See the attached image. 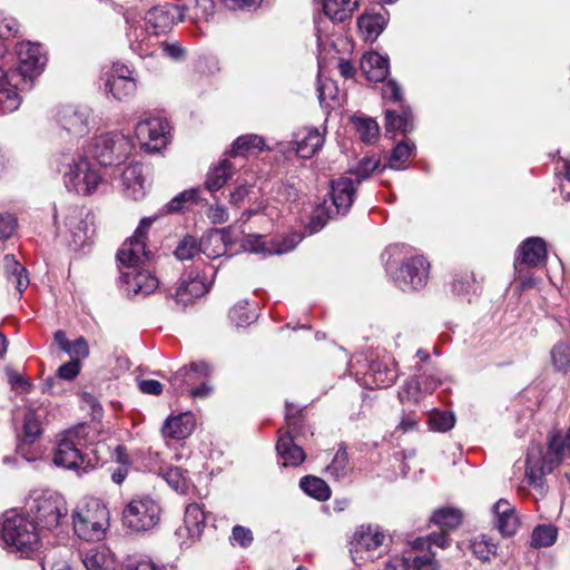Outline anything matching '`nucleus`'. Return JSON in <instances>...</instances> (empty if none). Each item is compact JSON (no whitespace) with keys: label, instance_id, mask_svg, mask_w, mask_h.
<instances>
[{"label":"nucleus","instance_id":"nucleus-44","mask_svg":"<svg viewBox=\"0 0 570 570\" xmlns=\"http://www.w3.org/2000/svg\"><path fill=\"white\" fill-rule=\"evenodd\" d=\"M473 554L482 561H489L497 553V544L485 535H480L471 542Z\"/></svg>","mask_w":570,"mask_h":570},{"label":"nucleus","instance_id":"nucleus-11","mask_svg":"<svg viewBox=\"0 0 570 570\" xmlns=\"http://www.w3.org/2000/svg\"><path fill=\"white\" fill-rule=\"evenodd\" d=\"M18 59V72L23 80H32L41 73L46 63L47 55L38 41L22 40L16 45Z\"/></svg>","mask_w":570,"mask_h":570},{"label":"nucleus","instance_id":"nucleus-13","mask_svg":"<svg viewBox=\"0 0 570 570\" xmlns=\"http://www.w3.org/2000/svg\"><path fill=\"white\" fill-rule=\"evenodd\" d=\"M105 89L118 101L129 100L137 90L134 71L125 65L115 63L107 75Z\"/></svg>","mask_w":570,"mask_h":570},{"label":"nucleus","instance_id":"nucleus-22","mask_svg":"<svg viewBox=\"0 0 570 570\" xmlns=\"http://www.w3.org/2000/svg\"><path fill=\"white\" fill-rule=\"evenodd\" d=\"M276 443L277 453L285 466H297L305 460V452L294 442V436L288 429L279 430Z\"/></svg>","mask_w":570,"mask_h":570},{"label":"nucleus","instance_id":"nucleus-25","mask_svg":"<svg viewBox=\"0 0 570 570\" xmlns=\"http://www.w3.org/2000/svg\"><path fill=\"white\" fill-rule=\"evenodd\" d=\"M397 379V371L393 360L372 362L366 375V383L376 387H389Z\"/></svg>","mask_w":570,"mask_h":570},{"label":"nucleus","instance_id":"nucleus-28","mask_svg":"<svg viewBox=\"0 0 570 570\" xmlns=\"http://www.w3.org/2000/svg\"><path fill=\"white\" fill-rule=\"evenodd\" d=\"M361 66L370 81H383L389 75V60L377 52L366 53L362 59Z\"/></svg>","mask_w":570,"mask_h":570},{"label":"nucleus","instance_id":"nucleus-54","mask_svg":"<svg viewBox=\"0 0 570 570\" xmlns=\"http://www.w3.org/2000/svg\"><path fill=\"white\" fill-rule=\"evenodd\" d=\"M247 305H248L247 302H243V303H239L238 305H235L229 311V318L237 326L247 325V324L252 323L256 318L255 313L254 312H249L248 308H247Z\"/></svg>","mask_w":570,"mask_h":570},{"label":"nucleus","instance_id":"nucleus-45","mask_svg":"<svg viewBox=\"0 0 570 570\" xmlns=\"http://www.w3.org/2000/svg\"><path fill=\"white\" fill-rule=\"evenodd\" d=\"M414 150V145L402 141L397 144L389 158V167L393 169H401L403 165L410 159Z\"/></svg>","mask_w":570,"mask_h":570},{"label":"nucleus","instance_id":"nucleus-53","mask_svg":"<svg viewBox=\"0 0 570 570\" xmlns=\"http://www.w3.org/2000/svg\"><path fill=\"white\" fill-rule=\"evenodd\" d=\"M122 570H161V568L147 556H131L125 560Z\"/></svg>","mask_w":570,"mask_h":570},{"label":"nucleus","instance_id":"nucleus-64","mask_svg":"<svg viewBox=\"0 0 570 570\" xmlns=\"http://www.w3.org/2000/svg\"><path fill=\"white\" fill-rule=\"evenodd\" d=\"M164 53L174 59V60H180L185 57V49L181 47V45L178 41L175 42H167L164 41L161 43Z\"/></svg>","mask_w":570,"mask_h":570},{"label":"nucleus","instance_id":"nucleus-47","mask_svg":"<svg viewBox=\"0 0 570 570\" xmlns=\"http://www.w3.org/2000/svg\"><path fill=\"white\" fill-rule=\"evenodd\" d=\"M452 289L456 295L465 296L476 293L479 284L472 273H464L454 278Z\"/></svg>","mask_w":570,"mask_h":570},{"label":"nucleus","instance_id":"nucleus-9","mask_svg":"<svg viewBox=\"0 0 570 570\" xmlns=\"http://www.w3.org/2000/svg\"><path fill=\"white\" fill-rule=\"evenodd\" d=\"M155 219L151 217L142 218L135 234L122 244L117 254L121 266L131 269L138 267L148 257L145 240L147 232Z\"/></svg>","mask_w":570,"mask_h":570},{"label":"nucleus","instance_id":"nucleus-63","mask_svg":"<svg viewBox=\"0 0 570 570\" xmlns=\"http://www.w3.org/2000/svg\"><path fill=\"white\" fill-rule=\"evenodd\" d=\"M419 379L422 383L423 393L425 395L434 392L442 383L440 374H422Z\"/></svg>","mask_w":570,"mask_h":570},{"label":"nucleus","instance_id":"nucleus-19","mask_svg":"<svg viewBox=\"0 0 570 570\" xmlns=\"http://www.w3.org/2000/svg\"><path fill=\"white\" fill-rule=\"evenodd\" d=\"M121 281L126 291L135 295H148L158 287V279L149 271H139L137 267L121 272Z\"/></svg>","mask_w":570,"mask_h":570},{"label":"nucleus","instance_id":"nucleus-8","mask_svg":"<svg viewBox=\"0 0 570 570\" xmlns=\"http://www.w3.org/2000/svg\"><path fill=\"white\" fill-rule=\"evenodd\" d=\"M131 141L121 134H105L96 137L94 157L101 166L117 165L131 154Z\"/></svg>","mask_w":570,"mask_h":570},{"label":"nucleus","instance_id":"nucleus-17","mask_svg":"<svg viewBox=\"0 0 570 570\" xmlns=\"http://www.w3.org/2000/svg\"><path fill=\"white\" fill-rule=\"evenodd\" d=\"M547 258L546 243L540 237H529L518 248L514 257V269L519 271L521 265L538 267Z\"/></svg>","mask_w":570,"mask_h":570},{"label":"nucleus","instance_id":"nucleus-21","mask_svg":"<svg viewBox=\"0 0 570 570\" xmlns=\"http://www.w3.org/2000/svg\"><path fill=\"white\" fill-rule=\"evenodd\" d=\"M208 289L209 284L198 273L191 272L181 278L174 297L178 304L186 306L195 298L206 294Z\"/></svg>","mask_w":570,"mask_h":570},{"label":"nucleus","instance_id":"nucleus-49","mask_svg":"<svg viewBox=\"0 0 570 570\" xmlns=\"http://www.w3.org/2000/svg\"><path fill=\"white\" fill-rule=\"evenodd\" d=\"M455 417L448 411H434L429 415V425L438 432H446L454 426Z\"/></svg>","mask_w":570,"mask_h":570},{"label":"nucleus","instance_id":"nucleus-59","mask_svg":"<svg viewBox=\"0 0 570 570\" xmlns=\"http://www.w3.org/2000/svg\"><path fill=\"white\" fill-rule=\"evenodd\" d=\"M67 353L70 355V357L75 361H78L80 358H85L89 354V347L83 337H79L76 341L71 342L68 346Z\"/></svg>","mask_w":570,"mask_h":570},{"label":"nucleus","instance_id":"nucleus-55","mask_svg":"<svg viewBox=\"0 0 570 570\" xmlns=\"http://www.w3.org/2000/svg\"><path fill=\"white\" fill-rule=\"evenodd\" d=\"M196 196V189H189L180 193L166 205V213H175L181 210L187 204L195 203Z\"/></svg>","mask_w":570,"mask_h":570},{"label":"nucleus","instance_id":"nucleus-4","mask_svg":"<svg viewBox=\"0 0 570 570\" xmlns=\"http://www.w3.org/2000/svg\"><path fill=\"white\" fill-rule=\"evenodd\" d=\"M161 505L149 494H138L130 499L122 511V523L134 532H145L155 528L161 517Z\"/></svg>","mask_w":570,"mask_h":570},{"label":"nucleus","instance_id":"nucleus-23","mask_svg":"<svg viewBox=\"0 0 570 570\" xmlns=\"http://www.w3.org/2000/svg\"><path fill=\"white\" fill-rule=\"evenodd\" d=\"M495 515V525L501 534L505 537L513 535L519 528V518L514 507L505 499H500L493 505Z\"/></svg>","mask_w":570,"mask_h":570},{"label":"nucleus","instance_id":"nucleus-37","mask_svg":"<svg viewBox=\"0 0 570 570\" xmlns=\"http://www.w3.org/2000/svg\"><path fill=\"white\" fill-rule=\"evenodd\" d=\"M43 411L27 407L23 417V435L26 442H35L42 433L41 417Z\"/></svg>","mask_w":570,"mask_h":570},{"label":"nucleus","instance_id":"nucleus-10","mask_svg":"<svg viewBox=\"0 0 570 570\" xmlns=\"http://www.w3.org/2000/svg\"><path fill=\"white\" fill-rule=\"evenodd\" d=\"M135 135L148 153L163 149L169 139V124L163 117H150L136 125Z\"/></svg>","mask_w":570,"mask_h":570},{"label":"nucleus","instance_id":"nucleus-56","mask_svg":"<svg viewBox=\"0 0 570 570\" xmlns=\"http://www.w3.org/2000/svg\"><path fill=\"white\" fill-rule=\"evenodd\" d=\"M569 452L570 455V434L562 441L559 436H552L549 442L548 455H553L556 463L562 460V456Z\"/></svg>","mask_w":570,"mask_h":570},{"label":"nucleus","instance_id":"nucleus-34","mask_svg":"<svg viewBox=\"0 0 570 570\" xmlns=\"http://www.w3.org/2000/svg\"><path fill=\"white\" fill-rule=\"evenodd\" d=\"M389 22V13L364 12L357 19L358 30L367 36H380Z\"/></svg>","mask_w":570,"mask_h":570},{"label":"nucleus","instance_id":"nucleus-32","mask_svg":"<svg viewBox=\"0 0 570 570\" xmlns=\"http://www.w3.org/2000/svg\"><path fill=\"white\" fill-rule=\"evenodd\" d=\"M81 559L87 570H108L114 564L112 556L105 547H92L81 552Z\"/></svg>","mask_w":570,"mask_h":570},{"label":"nucleus","instance_id":"nucleus-29","mask_svg":"<svg viewBox=\"0 0 570 570\" xmlns=\"http://www.w3.org/2000/svg\"><path fill=\"white\" fill-rule=\"evenodd\" d=\"M360 0H325L324 14L334 23L344 22L352 17Z\"/></svg>","mask_w":570,"mask_h":570},{"label":"nucleus","instance_id":"nucleus-18","mask_svg":"<svg viewBox=\"0 0 570 570\" xmlns=\"http://www.w3.org/2000/svg\"><path fill=\"white\" fill-rule=\"evenodd\" d=\"M547 470L550 472L552 466L547 465L542 448L539 445L531 446L528 450L525 462V479L529 485L542 491Z\"/></svg>","mask_w":570,"mask_h":570},{"label":"nucleus","instance_id":"nucleus-43","mask_svg":"<svg viewBox=\"0 0 570 570\" xmlns=\"http://www.w3.org/2000/svg\"><path fill=\"white\" fill-rule=\"evenodd\" d=\"M317 92L318 100L322 106L333 107L332 102L337 99L338 96V87L332 79H321L317 80Z\"/></svg>","mask_w":570,"mask_h":570},{"label":"nucleus","instance_id":"nucleus-48","mask_svg":"<svg viewBox=\"0 0 570 570\" xmlns=\"http://www.w3.org/2000/svg\"><path fill=\"white\" fill-rule=\"evenodd\" d=\"M551 360L553 366L559 371L570 368V344L558 342L551 350Z\"/></svg>","mask_w":570,"mask_h":570},{"label":"nucleus","instance_id":"nucleus-42","mask_svg":"<svg viewBox=\"0 0 570 570\" xmlns=\"http://www.w3.org/2000/svg\"><path fill=\"white\" fill-rule=\"evenodd\" d=\"M557 539V529L553 525H538L531 535V547L541 548L549 547Z\"/></svg>","mask_w":570,"mask_h":570},{"label":"nucleus","instance_id":"nucleus-46","mask_svg":"<svg viewBox=\"0 0 570 570\" xmlns=\"http://www.w3.org/2000/svg\"><path fill=\"white\" fill-rule=\"evenodd\" d=\"M350 471L348 455L345 449H340L334 455L331 464L327 465L326 472L335 478L341 479L347 475Z\"/></svg>","mask_w":570,"mask_h":570},{"label":"nucleus","instance_id":"nucleus-5","mask_svg":"<svg viewBox=\"0 0 570 570\" xmlns=\"http://www.w3.org/2000/svg\"><path fill=\"white\" fill-rule=\"evenodd\" d=\"M59 136L68 142H77L94 128L92 110L87 106L63 105L55 116Z\"/></svg>","mask_w":570,"mask_h":570},{"label":"nucleus","instance_id":"nucleus-61","mask_svg":"<svg viewBox=\"0 0 570 570\" xmlns=\"http://www.w3.org/2000/svg\"><path fill=\"white\" fill-rule=\"evenodd\" d=\"M189 375L190 372L187 367H183L171 376L170 382L177 393H183L186 386L193 383V380H189Z\"/></svg>","mask_w":570,"mask_h":570},{"label":"nucleus","instance_id":"nucleus-3","mask_svg":"<svg viewBox=\"0 0 570 570\" xmlns=\"http://www.w3.org/2000/svg\"><path fill=\"white\" fill-rule=\"evenodd\" d=\"M76 534L86 541L102 539L109 521L107 508L97 499H90L72 514Z\"/></svg>","mask_w":570,"mask_h":570},{"label":"nucleus","instance_id":"nucleus-38","mask_svg":"<svg viewBox=\"0 0 570 570\" xmlns=\"http://www.w3.org/2000/svg\"><path fill=\"white\" fill-rule=\"evenodd\" d=\"M386 130L391 132L405 134L413 128L412 114L409 109H402L401 114L393 110L385 111Z\"/></svg>","mask_w":570,"mask_h":570},{"label":"nucleus","instance_id":"nucleus-20","mask_svg":"<svg viewBox=\"0 0 570 570\" xmlns=\"http://www.w3.org/2000/svg\"><path fill=\"white\" fill-rule=\"evenodd\" d=\"M355 187L351 178L342 177L332 183L331 208L336 215H345L353 202Z\"/></svg>","mask_w":570,"mask_h":570},{"label":"nucleus","instance_id":"nucleus-15","mask_svg":"<svg viewBox=\"0 0 570 570\" xmlns=\"http://www.w3.org/2000/svg\"><path fill=\"white\" fill-rule=\"evenodd\" d=\"M205 519V512L199 504L190 503L186 507L183 525L175 531L181 548H188L200 539Z\"/></svg>","mask_w":570,"mask_h":570},{"label":"nucleus","instance_id":"nucleus-50","mask_svg":"<svg viewBox=\"0 0 570 570\" xmlns=\"http://www.w3.org/2000/svg\"><path fill=\"white\" fill-rule=\"evenodd\" d=\"M423 396H425V394L423 393L422 383L419 376L407 380L399 392L401 402H419Z\"/></svg>","mask_w":570,"mask_h":570},{"label":"nucleus","instance_id":"nucleus-16","mask_svg":"<svg viewBox=\"0 0 570 570\" xmlns=\"http://www.w3.org/2000/svg\"><path fill=\"white\" fill-rule=\"evenodd\" d=\"M430 264L425 257L417 255L405 261L396 277L397 286L403 289H419L425 286Z\"/></svg>","mask_w":570,"mask_h":570},{"label":"nucleus","instance_id":"nucleus-27","mask_svg":"<svg viewBox=\"0 0 570 570\" xmlns=\"http://www.w3.org/2000/svg\"><path fill=\"white\" fill-rule=\"evenodd\" d=\"M195 428V417L190 412L168 417L161 429L165 438L183 440L191 434Z\"/></svg>","mask_w":570,"mask_h":570},{"label":"nucleus","instance_id":"nucleus-57","mask_svg":"<svg viewBox=\"0 0 570 570\" xmlns=\"http://www.w3.org/2000/svg\"><path fill=\"white\" fill-rule=\"evenodd\" d=\"M199 250L196 238L188 236L185 237L177 246L175 255L180 261L193 258Z\"/></svg>","mask_w":570,"mask_h":570},{"label":"nucleus","instance_id":"nucleus-24","mask_svg":"<svg viewBox=\"0 0 570 570\" xmlns=\"http://www.w3.org/2000/svg\"><path fill=\"white\" fill-rule=\"evenodd\" d=\"M296 153L301 158L313 157L323 146L324 137L316 128H304L294 136Z\"/></svg>","mask_w":570,"mask_h":570},{"label":"nucleus","instance_id":"nucleus-12","mask_svg":"<svg viewBox=\"0 0 570 570\" xmlns=\"http://www.w3.org/2000/svg\"><path fill=\"white\" fill-rule=\"evenodd\" d=\"M184 19L183 8L171 3L150 9L145 16V28L150 36L167 35Z\"/></svg>","mask_w":570,"mask_h":570},{"label":"nucleus","instance_id":"nucleus-35","mask_svg":"<svg viewBox=\"0 0 570 570\" xmlns=\"http://www.w3.org/2000/svg\"><path fill=\"white\" fill-rule=\"evenodd\" d=\"M299 487L307 495L318 501H326L331 497L328 484L317 476L306 475L302 478Z\"/></svg>","mask_w":570,"mask_h":570},{"label":"nucleus","instance_id":"nucleus-51","mask_svg":"<svg viewBox=\"0 0 570 570\" xmlns=\"http://www.w3.org/2000/svg\"><path fill=\"white\" fill-rule=\"evenodd\" d=\"M334 214V210L327 206V200H324V204L316 208L311 217L307 226L309 233L313 234L321 230L325 226L327 219L332 218Z\"/></svg>","mask_w":570,"mask_h":570},{"label":"nucleus","instance_id":"nucleus-52","mask_svg":"<svg viewBox=\"0 0 570 570\" xmlns=\"http://www.w3.org/2000/svg\"><path fill=\"white\" fill-rule=\"evenodd\" d=\"M379 166L380 159L376 156H366L358 161L357 166L352 169L351 173L356 176L357 183H361L370 177Z\"/></svg>","mask_w":570,"mask_h":570},{"label":"nucleus","instance_id":"nucleus-31","mask_svg":"<svg viewBox=\"0 0 570 570\" xmlns=\"http://www.w3.org/2000/svg\"><path fill=\"white\" fill-rule=\"evenodd\" d=\"M264 138L255 135L247 134L239 136L233 144L230 149L232 156H249L257 155L266 149Z\"/></svg>","mask_w":570,"mask_h":570},{"label":"nucleus","instance_id":"nucleus-39","mask_svg":"<svg viewBox=\"0 0 570 570\" xmlns=\"http://www.w3.org/2000/svg\"><path fill=\"white\" fill-rule=\"evenodd\" d=\"M431 520L442 529H454L461 523L462 515L456 509L442 508L433 513Z\"/></svg>","mask_w":570,"mask_h":570},{"label":"nucleus","instance_id":"nucleus-58","mask_svg":"<svg viewBox=\"0 0 570 570\" xmlns=\"http://www.w3.org/2000/svg\"><path fill=\"white\" fill-rule=\"evenodd\" d=\"M253 533L248 528L235 525L232 530L230 542L242 548H247L253 542Z\"/></svg>","mask_w":570,"mask_h":570},{"label":"nucleus","instance_id":"nucleus-62","mask_svg":"<svg viewBox=\"0 0 570 570\" xmlns=\"http://www.w3.org/2000/svg\"><path fill=\"white\" fill-rule=\"evenodd\" d=\"M382 97L384 100L399 102L402 100V89L394 80H389L382 87Z\"/></svg>","mask_w":570,"mask_h":570},{"label":"nucleus","instance_id":"nucleus-26","mask_svg":"<svg viewBox=\"0 0 570 570\" xmlns=\"http://www.w3.org/2000/svg\"><path fill=\"white\" fill-rule=\"evenodd\" d=\"M122 185L128 197L137 200L145 196L147 190L142 166L134 164L122 171Z\"/></svg>","mask_w":570,"mask_h":570},{"label":"nucleus","instance_id":"nucleus-30","mask_svg":"<svg viewBox=\"0 0 570 570\" xmlns=\"http://www.w3.org/2000/svg\"><path fill=\"white\" fill-rule=\"evenodd\" d=\"M21 98L17 92L16 85H12L8 75L0 67V114H8L17 110Z\"/></svg>","mask_w":570,"mask_h":570},{"label":"nucleus","instance_id":"nucleus-33","mask_svg":"<svg viewBox=\"0 0 570 570\" xmlns=\"http://www.w3.org/2000/svg\"><path fill=\"white\" fill-rule=\"evenodd\" d=\"M234 174V166L227 159L219 161L207 174L205 186L210 193L219 190Z\"/></svg>","mask_w":570,"mask_h":570},{"label":"nucleus","instance_id":"nucleus-7","mask_svg":"<svg viewBox=\"0 0 570 570\" xmlns=\"http://www.w3.org/2000/svg\"><path fill=\"white\" fill-rule=\"evenodd\" d=\"M65 184L78 194L89 195L101 183L99 169L87 158L78 157L62 170Z\"/></svg>","mask_w":570,"mask_h":570},{"label":"nucleus","instance_id":"nucleus-36","mask_svg":"<svg viewBox=\"0 0 570 570\" xmlns=\"http://www.w3.org/2000/svg\"><path fill=\"white\" fill-rule=\"evenodd\" d=\"M6 268L8 271V282L11 283L19 295L28 287L29 278L26 274V268L21 266L13 256L7 255L4 257Z\"/></svg>","mask_w":570,"mask_h":570},{"label":"nucleus","instance_id":"nucleus-6","mask_svg":"<svg viewBox=\"0 0 570 570\" xmlns=\"http://www.w3.org/2000/svg\"><path fill=\"white\" fill-rule=\"evenodd\" d=\"M29 510L41 528L49 531L60 527L68 514L63 497L55 492H45L35 497Z\"/></svg>","mask_w":570,"mask_h":570},{"label":"nucleus","instance_id":"nucleus-14","mask_svg":"<svg viewBox=\"0 0 570 570\" xmlns=\"http://www.w3.org/2000/svg\"><path fill=\"white\" fill-rule=\"evenodd\" d=\"M385 540V534L377 525H361L356 529L351 542V554L356 564H361L365 559L362 553L367 552L368 559H373L371 553L379 549Z\"/></svg>","mask_w":570,"mask_h":570},{"label":"nucleus","instance_id":"nucleus-2","mask_svg":"<svg viewBox=\"0 0 570 570\" xmlns=\"http://www.w3.org/2000/svg\"><path fill=\"white\" fill-rule=\"evenodd\" d=\"M1 539L8 548L28 557L41 544L40 531L29 517L10 513L3 517Z\"/></svg>","mask_w":570,"mask_h":570},{"label":"nucleus","instance_id":"nucleus-41","mask_svg":"<svg viewBox=\"0 0 570 570\" xmlns=\"http://www.w3.org/2000/svg\"><path fill=\"white\" fill-rule=\"evenodd\" d=\"M166 482L179 493H186L188 490V478L186 472L178 466H170L163 472Z\"/></svg>","mask_w":570,"mask_h":570},{"label":"nucleus","instance_id":"nucleus-40","mask_svg":"<svg viewBox=\"0 0 570 570\" xmlns=\"http://www.w3.org/2000/svg\"><path fill=\"white\" fill-rule=\"evenodd\" d=\"M353 122L360 135V138L364 142L372 144L379 137L380 128L374 119L365 117H354Z\"/></svg>","mask_w":570,"mask_h":570},{"label":"nucleus","instance_id":"nucleus-60","mask_svg":"<svg viewBox=\"0 0 570 570\" xmlns=\"http://www.w3.org/2000/svg\"><path fill=\"white\" fill-rule=\"evenodd\" d=\"M17 227V219L10 214L0 213V240L12 236Z\"/></svg>","mask_w":570,"mask_h":570},{"label":"nucleus","instance_id":"nucleus-1","mask_svg":"<svg viewBox=\"0 0 570 570\" xmlns=\"http://www.w3.org/2000/svg\"><path fill=\"white\" fill-rule=\"evenodd\" d=\"M88 434L89 426L86 424L76 425L60 433L52 453L53 464L79 473L94 469L98 461L91 460L88 453L83 452L88 443Z\"/></svg>","mask_w":570,"mask_h":570}]
</instances>
